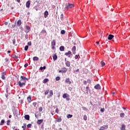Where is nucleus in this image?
Here are the masks:
<instances>
[{"mask_svg": "<svg viewBox=\"0 0 130 130\" xmlns=\"http://www.w3.org/2000/svg\"><path fill=\"white\" fill-rule=\"evenodd\" d=\"M74 7H75L74 4L71 3H67L64 7V11H68V10L72 9V8H74Z\"/></svg>", "mask_w": 130, "mask_h": 130, "instance_id": "nucleus-1", "label": "nucleus"}, {"mask_svg": "<svg viewBox=\"0 0 130 130\" xmlns=\"http://www.w3.org/2000/svg\"><path fill=\"white\" fill-rule=\"evenodd\" d=\"M18 85L20 88H22V87L26 85V81L22 82V81L20 80L18 82Z\"/></svg>", "mask_w": 130, "mask_h": 130, "instance_id": "nucleus-2", "label": "nucleus"}, {"mask_svg": "<svg viewBox=\"0 0 130 130\" xmlns=\"http://www.w3.org/2000/svg\"><path fill=\"white\" fill-rule=\"evenodd\" d=\"M49 92V94L47 96L48 99H49V98H51V97L53 96V91H52V90H50Z\"/></svg>", "mask_w": 130, "mask_h": 130, "instance_id": "nucleus-3", "label": "nucleus"}, {"mask_svg": "<svg viewBox=\"0 0 130 130\" xmlns=\"http://www.w3.org/2000/svg\"><path fill=\"white\" fill-rule=\"evenodd\" d=\"M20 81H23V82H26V81H28V78L24 77V76H21L20 77Z\"/></svg>", "mask_w": 130, "mask_h": 130, "instance_id": "nucleus-4", "label": "nucleus"}, {"mask_svg": "<svg viewBox=\"0 0 130 130\" xmlns=\"http://www.w3.org/2000/svg\"><path fill=\"white\" fill-rule=\"evenodd\" d=\"M107 128H108V125H104L101 127V129L102 130L107 129Z\"/></svg>", "mask_w": 130, "mask_h": 130, "instance_id": "nucleus-5", "label": "nucleus"}, {"mask_svg": "<svg viewBox=\"0 0 130 130\" xmlns=\"http://www.w3.org/2000/svg\"><path fill=\"white\" fill-rule=\"evenodd\" d=\"M65 83H68L69 85H71L72 84V82L70 81V78H67L65 80Z\"/></svg>", "mask_w": 130, "mask_h": 130, "instance_id": "nucleus-6", "label": "nucleus"}, {"mask_svg": "<svg viewBox=\"0 0 130 130\" xmlns=\"http://www.w3.org/2000/svg\"><path fill=\"white\" fill-rule=\"evenodd\" d=\"M113 37H114V36L113 35H109L108 37V40H111L113 39Z\"/></svg>", "mask_w": 130, "mask_h": 130, "instance_id": "nucleus-7", "label": "nucleus"}, {"mask_svg": "<svg viewBox=\"0 0 130 130\" xmlns=\"http://www.w3.org/2000/svg\"><path fill=\"white\" fill-rule=\"evenodd\" d=\"M72 52L73 54H76V46H73L72 49Z\"/></svg>", "mask_w": 130, "mask_h": 130, "instance_id": "nucleus-8", "label": "nucleus"}, {"mask_svg": "<svg viewBox=\"0 0 130 130\" xmlns=\"http://www.w3.org/2000/svg\"><path fill=\"white\" fill-rule=\"evenodd\" d=\"M100 84H96L95 86H94V89H96L97 90H100Z\"/></svg>", "mask_w": 130, "mask_h": 130, "instance_id": "nucleus-9", "label": "nucleus"}, {"mask_svg": "<svg viewBox=\"0 0 130 130\" xmlns=\"http://www.w3.org/2000/svg\"><path fill=\"white\" fill-rule=\"evenodd\" d=\"M5 75H6V72H3L2 73V79L3 80H5L6 79V77H5Z\"/></svg>", "mask_w": 130, "mask_h": 130, "instance_id": "nucleus-10", "label": "nucleus"}, {"mask_svg": "<svg viewBox=\"0 0 130 130\" xmlns=\"http://www.w3.org/2000/svg\"><path fill=\"white\" fill-rule=\"evenodd\" d=\"M70 95L68 94V93H64L62 95L63 98L65 99V98H68V97H69Z\"/></svg>", "mask_w": 130, "mask_h": 130, "instance_id": "nucleus-11", "label": "nucleus"}, {"mask_svg": "<svg viewBox=\"0 0 130 130\" xmlns=\"http://www.w3.org/2000/svg\"><path fill=\"white\" fill-rule=\"evenodd\" d=\"M24 118L26 120H29L30 119V116H29V115H25L24 116Z\"/></svg>", "mask_w": 130, "mask_h": 130, "instance_id": "nucleus-12", "label": "nucleus"}, {"mask_svg": "<svg viewBox=\"0 0 130 130\" xmlns=\"http://www.w3.org/2000/svg\"><path fill=\"white\" fill-rule=\"evenodd\" d=\"M66 66H67V67H71V62L69 61H66Z\"/></svg>", "mask_w": 130, "mask_h": 130, "instance_id": "nucleus-13", "label": "nucleus"}, {"mask_svg": "<svg viewBox=\"0 0 130 130\" xmlns=\"http://www.w3.org/2000/svg\"><path fill=\"white\" fill-rule=\"evenodd\" d=\"M43 122V119H40V120H38L37 121V123L38 124H41V123Z\"/></svg>", "mask_w": 130, "mask_h": 130, "instance_id": "nucleus-14", "label": "nucleus"}, {"mask_svg": "<svg viewBox=\"0 0 130 130\" xmlns=\"http://www.w3.org/2000/svg\"><path fill=\"white\" fill-rule=\"evenodd\" d=\"M44 17L45 18H47L48 16V12L47 11H46L44 13Z\"/></svg>", "mask_w": 130, "mask_h": 130, "instance_id": "nucleus-15", "label": "nucleus"}, {"mask_svg": "<svg viewBox=\"0 0 130 130\" xmlns=\"http://www.w3.org/2000/svg\"><path fill=\"white\" fill-rule=\"evenodd\" d=\"M30 1H27L26 4V8H30Z\"/></svg>", "mask_w": 130, "mask_h": 130, "instance_id": "nucleus-16", "label": "nucleus"}, {"mask_svg": "<svg viewBox=\"0 0 130 130\" xmlns=\"http://www.w3.org/2000/svg\"><path fill=\"white\" fill-rule=\"evenodd\" d=\"M27 127V124L26 123H23V126H22V130H26V127Z\"/></svg>", "mask_w": 130, "mask_h": 130, "instance_id": "nucleus-17", "label": "nucleus"}, {"mask_svg": "<svg viewBox=\"0 0 130 130\" xmlns=\"http://www.w3.org/2000/svg\"><path fill=\"white\" fill-rule=\"evenodd\" d=\"M33 60L34 61L39 60V58H38V57H37V56H35L33 57Z\"/></svg>", "mask_w": 130, "mask_h": 130, "instance_id": "nucleus-18", "label": "nucleus"}, {"mask_svg": "<svg viewBox=\"0 0 130 130\" xmlns=\"http://www.w3.org/2000/svg\"><path fill=\"white\" fill-rule=\"evenodd\" d=\"M121 130H125V125L124 124L121 125Z\"/></svg>", "mask_w": 130, "mask_h": 130, "instance_id": "nucleus-19", "label": "nucleus"}, {"mask_svg": "<svg viewBox=\"0 0 130 130\" xmlns=\"http://www.w3.org/2000/svg\"><path fill=\"white\" fill-rule=\"evenodd\" d=\"M59 50L60 51H64V47L63 46H61L60 47Z\"/></svg>", "mask_w": 130, "mask_h": 130, "instance_id": "nucleus-20", "label": "nucleus"}, {"mask_svg": "<svg viewBox=\"0 0 130 130\" xmlns=\"http://www.w3.org/2000/svg\"><path fill=\"white\" fill-rule=\"evenodd\" d=\"M27 99L28 103H31V96L29 95L28 97H27Z\"/></svg>", "mask_w": 130, "mask_h": 130, "instance_id": "nucleus-21", "label": "nucleus"}, {"mask_svg": "<svg viewBox=\"0 0 130 130\" xmlns=\"http://www.w3.org/2000/svg\"><path fill=\"white\" fill-rule=\"evenodd\" d=\"M51 46H55V40H53L51 42Z\"/></svg>", "mask_w": 130, "mask_h": 130, "instance_id": "nucleus-22", "label": "nucleus"}, {"mask_svg": "<svg viewBox=\"0 0 130 130\" xmlns=\"http://www.w3.org/2000/svg\"><path fill=\"white\" fill-rule=\"evenodd\" d=\"M17 26H21V24H22V21L21 20H18L17 22Z\"/></svg>", "mask_w": 130, "mask_h": 130, "instance_id": "nucleus-23", "label": "nucleus"}, {"mask_svg": "<svg viewBox=\"0 0 130 130\" xmlns=\"http://www.w3.org/2000/svg\"><path fill=\"white\" fill-rule=\"evenodd\" d=\"M53 60H54V61L56 60V59H57V55H56V54H55V55L53 56Z\"/></svg>", "mask_w": 130, "mask_h": 130, "instance_id": "nucleus-24", "label": "nucleus"}, {"mask_svg": "<svg viewBox=\"0 0 130 130\" xmlns=\"http://www.w3.org/2000/svg\"><path fill=\"white\" fill-rule=\"evenodd\" d=\"M72 53V52L71 51H69L67 53H65V55H67V56L70 55Z\"/></svg>", "mask_w": 130, "mask_h": 130, "instance_id": "nucleus-25", "label": "nucleus"}, {"mask_svg": "<svg viewBox=\"0 0 130 130\" xmlns=\"http://www.w3.org/2000/svg\"><path fill=\"white\" fill-rule=\"evenodd\" d=\"M47 82H48V79L46 78V79H44V80H43V83H44V84L47 83Z\"/></svg>", "mask_w": 130, "mask_h": 130, "instance_id": "nucleus-26", "label": "nucleus"}, {"mask_svg": "<svg viewBox=\"0 0 130 130\" xmlns=\"http://www.w3.org/2000/svg\"><path fill=\"white\" fill-rule=\"evenodd\" d=\"M56 121L57 122H60L61 121V118H60V117H59V118H58L56 120Z\"/></svg>", "mask_w": 130, "mask_h": 130, "instance_id": "nucleus-27", "label": "nucleus"}, {"mask_svg": "<svg viewBox=\"0 0 130 130\" xmlns=\"http://www.w3.org/2000/svg\"><path fill=\"white\" fill-rule=\"evenodd\" d=\"M45 69H46V67L44 66L43 67H40V71H42L43 70H45Z\"/></svg>", "mask_w": 130, "mask_h": 130, "instance_id": "nucleus-28", "label": "nucleus"}, {"mask_svg": "<svg viewBox=\"0 0 130 130\" xmlns=\"http://www.w3.org/2000/svg\"><path fill=\"white\" fill-rule=\"evenodd\" d=\"M28 48H29V46L28 45L25 46L24 47V50H25V51H27V50H28Z\"/></svg>", "mask_w": 130, "mask_h": 130, "instance_id": "nucleus-29", "label": "nucleus"}, {"mask_svg": "<svg viewBox=\"0 0 130 130\" xmlns=\"http://www.w3.org/2000/svg\"><path fill=\"white\" fill-rule=\"evenodd\" d=\"M120 117H122V118L124 117V113H121L120 114Z\"/></svg>", "mask_w": 130, "mask_h": 130, "instance_id": "nucleus-30", "label": "nucleus"}, {"mask_svg": "<svg viewBox=\"0 0 130 130\" xmlns=\"http://www.w3.org/2000/svg\"><path fill=\"white\" fill-rule=\"evenodd\" d=\"M73 117V115L71 114L67 115V118H72Z\"/></svg>", "mask_w": 130, "mask_h": 130, "instance_id": "nucleus-31", "label": "nucleus"}, {"mask_svg": "<svg viewBox=\"0 0 130 130\" xmlns=\"http://www.w3.org/2000/svg\"><path fill=\"white\" fill-rule=\"evenodd\" d=\"M48 93H49V90L47 89L45 91V95H47V94H48Z\"/></svg>", "mask_w": 130, "mask_h": 130, "instance_id": "nucleus-32", "label": "nucleus"}, {"mask_svg": "<svg viewBox=\"0 0 130 130\" xmlns=\"http://www.w3.org/2000/svg\"><path fill=\"white\" fill-rule=\"evenodd\" d=\"M82 109H83V110H84V111H87L88 110V109H87L86 107H82Z\"/></svg>", "mask_w": 130, "mask_h": 130, "instance_id": "nucleus-33", "label": "nucleus"}, {"mask_svg": "<svg viewBox=\"0 0 130 130\" xmlns=\"http://www.w3.org/2000/svg\"><path fill=\"white\" fill-rule=\"evenodd\" d=\"M31 126H32V124H28L27 125V127L28 128H31Z\"/></svg>", "mask_w": 130, "mask_h": 130, "instance_id": "nucleus-34", "label": "nucleus"}, {"mask_svg": "<svg viewBox=\"0 0 130 130\" xmlns=\"http://www.w3.org/2000/svg\"><path fill=\"white\" fill-rule=\"evenodd\" d=\"M88 90H89V87L87 86V87H86V88H85V91H86L87 94H88Z\"/></svg>", "mask_w": 130, "mask_h": 130, "instance_id": "nucleus-35", "label": "nucleus"}, {"mask_svg": "<svg viewBox=\"0 0 130 130\" xmlns=\"http://www.w3.org/2000/svg\"><path fill=\"white\" fill-rule=\"evenodd\" d=\"M56 81H59L60 80V78L59 76H57L55 78Z\"/></svg>", "mask_w": 130, "mask_h": 130, "instance_id": "nucleus-36", "label": "nucleus"}, {"mask_svg": "<svg viewBox=\"0 0 130 130\" xmlns=\"http://www.w3.org/2000/svg\"><path fill=\"white\" fill-rule=\"evenodd\" d=\"M101 63L102 67H104V66H105V63L103 61H101Z\"/></svg>", "mask_w": 130, "mask_h": 130, "instance_id": "nucleus-37", "label": "nucleus"}, {"mask_svg": "<svg viewBox=\"0 0 130 130\" xmlns=\"http://www.w3.org/2000/svg\"><path fill=\"white\" fill-rule=\"evenodd\" d=\"M41 33H42V34H44V33H46V30L45 29H43Z\"/></svg>", "mask_w": 130, "mask_h": 130, "instance_id": "nucleus-38", "label": "nucleus"}, {"mask_svg": "<svg viewBox=\"0 0 130 130\" xmlns=\"http://www.w3.org/2000/svg\"><path fill=\"white\" fill-rule=\"evenodd\" d=\"M12 57H13V58H18V56L14 54L13 55Z\"/></svg>", "mask_w": 130, "mask_h": 130, "instance_id": "nucleus-39", "label": "nucleus"}, {"mask_svg": "<svg viewBox=\"0 0 130 130\" xmlns=\"http://www.w3.org/2000/svg\"><path fill=\"white\" fill-rule=\"evenodd\" d=\"M83 119H84V120H85V121L87 120V115H84Z\"/></svg>", "mask_w": 130, "mask_h": 130, "instance_id": "nucleus-40", "label": "nucleus"}, {"mask_svg": "<svg viewBox=\"0 0 130 130\" xmlns=\"http://www.w3.org/2000/svg\"><path fill=\"white\" fill-rule=\"evenodd\" d=\"M4 123H5V120H2L1 125H3V124H4Z\"/></svg>", "mask_w": 130, "mask_h": 130, "instance_id": "nucleus-41", "label": "nucleus"}, {"mask_svg": "<svg viewBox=\"0 0 130 130\" xmlns=\"http://www.w3.org/2000/svg\"><path fill=\"white\" fill-rule=\"evenodd\" d=\"M60 18L62 20V19H63V14H61Z\"/></svg>", "mask_w": 130, "mask_h": 130, "instance_id": "nucleus-42", "label": "nucleus"}, {"mask_svg": "<svg viewBox=\"0 0 130 130\" xmlns=\"http://www.w3.org/2000/svg\"><path fill=\"white\" fill-rule=\"evenodd\" d=\"M59 111V110H58V108H56L55 110L56 113H57V114H58Z\"/></svg>", "mask_w": 130, "mask_h": 130, "instance_id": "nucleus-43", "label": "nucleus"}, {"mask_svg": "<svg viewBox=\"0 0 130 130\" xmlns=\"http://www.w3.org/2000/svg\"><path fill=\"white\" fill-rule=\"evenodd\" d=\"M64 33H66V31H64V30H61V34H64Z\"/></svg>", "mask_w": 130, "mask_h": 130, "instance_id": "nucleus-44", "label": "nucleus"}, {"mask_svg": "<svg viewBox=\"0 0 130 130\" xmlns=\"http://www.w3.org/2000/svg\"><path fill=\"white\" fill-rule=\"evenodd\" d=\"M43 109L42 108V107H41L39 108V111H40V112H41L42 111Z\"/></svg>", "mask_w": 130, "mask_h": 130, "instance_id": "nucleus-45", "label": "nucleus"}, {"mask_svg": "<svg viewBox=\"0 0 130 130\" xmlns=\"http://www.w3.org/2000/svg\"><path fill=\"white\" fill-rule=\"evenodd\" d=\"M13 44H14V45L16 44V40L15 39L13 40Z\"/></svg>", "mask_w": 130, "mask_h": 130, "instance_id": "nucleus-46", "label": "nucleus"}, {"mask_svg": "<svg viewBox=\"0 0 130 130\" xmlns=\"http://www.w3.org/2000/svg\"><path fill=\"white\" fill-rule=\"evenodd\" d=\"M27 45L29 46H31V45H32V43H31V42H29L27 43Z\"/></svg>", "mask_w": 130, "mask_h": 130, "instance_id": "nucleus-47", "label": "nucleus"}, {"mask_svg": "<svg viewBox=\"0 0 130 130\" xmlns=\"http://www.w3.org/2000/svg\"><path fill=\"white\" fill-rule=\"evenodd\" d=\"M26 29H27V30H30V26H26Z\"/></svg>", "mask_w": 130, "mask_h": 130, "instance_id": "nucleus-48", "label": "nucleus"}, {"mask_svg": "<svg viewBox=\"0 0 130 130\" xmlns=\"http://www.w3.org/2000/svg\"><path fill=\"white\" fill-rule=\"evenodd\" d=\"M104 110H105V109L104 108H102L101 109V112H104Z\"/></svg>", "mask_w": 130, "mask_h": 130, "instance_id": "nucleus-49", "label": "nucleus"}, {"mask_svg": "<svg viewBox=\"0 0 130 130\" xmlns=\"http://www.w3.org/2000/svg\"><path fill=\"white\" fill-rule=\"evenodd\" d=\"M87 82L88 84H91V80L90 79H88Z\"/></svg>", "mask_w": 130, "mask_h": 130, "instance_id": "nucleus-50", "label": "nucleus"}, {"mask_svg": "<svg viewBox=\"0 0 130 130\" xmlns=\"http://www.w3.org/2000/svg\"><path fill=\"white\" fill-rule=\"evenodd\" d=\"M89 103H90L89 106H90V107H91V106H93V104H92V102H90Z\"/></svg>", "mask_w": 130, "mask_h": 130, "instance_id": "nucleus-51", "label": "nucleus"}, {"mask_svg": "<svg viewBox=\"0 0 130 130\" xmlns=\"http://www.w3.org/2000/svg\"><path fill=\"white\" fill-rule=\"evenodd\" d=\"M75 57V59H78V58H79V56L78 55H76Z\"/></svg>", "mask_w": 130, "mask_h": 130, "instance_id": "nucleus-52", "label": "nucleus"}, {"mask_svg": "<svg viewBox=\"0 0 130 130\" xmlns=\"http://www.w3.org/2000/svg\"><path fill=\"white\" fill-rule=\"evenodd\" d=\"M7 125H10V120H8L7 121Z\"/></svg>", "mask_w": 130, "mask_h": 130, "instance_id": "nucleus-53", "label": "nucleus"}, {"mask_svg": "<svg viewBox=\"0 0 130 130\" xmlns=\"http://www.w3.org/2000/svg\"><path fill=\"white\" fill-rule=\"evenodd\" d=\"M66 100L67 101H70V98H69V96L66 98Z\"/></svg>", "mask_w": 130, "mask_h": 130, "instance_id": "nucleus-54", "label": "nucleus"}, {"mask_svg": "<svg viewBox=\"0 0 130 130\" xmlns=\"http://www.w3.org/2000/svg\"><path fill=\"white\" fill-rule=\"evenodd\" d=\"M83 84H84V85H87V81H83Z\"/></svg>", "mask_w": 130, "mask_h": 130, "instance_id": "nucleus-55", "label": "nucleus"}, {"mask_svg": "<svg viewBox=\"0 0 130 130\" xmlns=\"http://www.w3.org/2000/svg\"><path fill=\"white\" fill-rule=\"evenodd\" d=\"M5 61H9V59H8V58H6L5 59Z\"/></svg>", "mask_w": 130, "mask_h": 130, "instance_id": "nucleus-56", "label": "nucleus"}, {"mask_svg": "<svg viewBox=\"0 0 130 130\" xmlns=\"http://www.w3.org/2000/svg\"><path fill=\"white\" fill-rule=\"evenodd\" d=\"M28 66V63H25V64H24V68H27V66Z\"/></svg>", "mask_w": 130, "mask_h": 130, "instance_id": "nucleus-57", "label": "nucleus"}, {"mask_svg": "<svg viewBox=\"0 0 130 130\" xmlns=\"http://www.w3.org/2000/svg\"><path fill=\"white\" fill-rule=\"evenodd\" d=\"M62 72H63V73H66V72H67V69L64 68V71H62Z\"/></svg>", "mask_w": 130, "mask_h": 130, "instance_id": "nucleus-58", "label": "nucleus"}, {"mask_svg": "<svg viewBox=\"0 0 130 130\" xmlns=\"http://www.w3.org/2000/svg\"><path fill=\"white\" fill-rule=\"evenodd\" d=\"M35 116H36V118H38V115L35 114Z\"/></svg>", "mask_w": 130, "mask_h": 130, "instance_id": "nucleus-59", "label": "nucleus"}, {"mask_svg": "<svg viewBox=\"0 0 130 130\" xmlns=\"http://www.w3.org/2000/svg\"><path fill=\"white\" fill-rule=\"evenodd\" d=\"M32 105H34V106H35V105H36V103H34Z\"/></svg>", "mask_w": 130, "mask_h": 130, "instance_id": "nucleus-60", "label": "nucleus"}, {"mask_svg": "<svg viewBox=\"0 0 130 130\" xmlns=\"http://www.w3.org/2000/svg\"><path fill=\"white\" fill-rule=\"evenodd\" d=\"M52 49H54V46H52Z\"/></svg>", "mask_w": 130, "mask_h": 130, "instance_id": "nucleus-61", "label": "nucleus"}, {"mask_svg": "<svg viewBox=\"0 0 130 130\" xmlns=\"http://www.w3.org/2000/svg\"><path fill=\"white\" fill-rule=\"evenodd\" d=\"M68 57H72V55H71V54H70V55H68Z\"/></svg>", "mask_w": 130, "mask_h": 130, "instance_id": "nucleus-62", "label": "nucleus"}, {"mask_svg": "<svg viewBox=\"0 0 130 130\" xmlns=\"http://www.w3.org/2000/svg\"><path fill=\"white\" fill-rule=\"evenodd\" d=\"M9 117L10 118H12V115H10L9 116Z\"/></svg>", "mask_w": 130, "mask_h": 130, "instance_id": "nucleus-63", "label": "nucleus"}, {"mask_svg": "<svg viewBox=\"0 0 130 130\" xmlns=\"http://www.w3.org/2000/svg\"><path fill=\"white\" fill-rule=\"evenodd\" d=\"M5 25H8V22H5Z\"/></svg>", "mask_w": 130, "mask_h": 130, "instance_id": "nucleus-64", "label": "nucleus"}]
</instances>
